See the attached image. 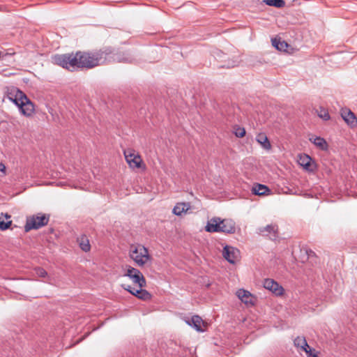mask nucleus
Wrapping results in <instances>:
<instances>
[{"label":"nucleus","instance_id":"nucleus-35","mask_svg":"<svg viewBox=\"0 0 357 357\" xmlns=\"http://www.w3.org/2000/svg\"><path fill=\"white\" fill-rule=\"evenodd\" d=\"M5 218H6V219H8V218H10V215H8V214H6V216H5Z\"/></svg>","mask_w":357,"mask_h":357},{"label":"nucleus","instance_id":"nucleus-13","mask_svg":"<svg viewBox=\"0 0 357 357\" xmlns=\"http://www.w3.org/2000/svg\"><path fill=\"white\" fill-rule=\"evenodd\" d=\"M186 324L193 327L198 332H203L204 329L202 328L203 324L202 319L198 315H194L191 318L185 321Z\"/></svg>","mask_w":357,"mask_h":357},{"label":"nucleus","instance_id":"nucleus-4","mask_svg":"<svg viewBox=\"0 0 357 357\" xmlns=\"http://www.w3.org/2000/svg\"><path fill=\"white\" fill-rule=\"evenodd\" d=\"M50 215L46 214H38L27 218L24 229L29 231L31 229H38L48 224Z\"/></svg>","mask_w":357,"mask_h":357},{"label":"nucleus","instance_id":"nucleus-12","mask_svg":"<svg viewBox=\"0 0 357 357\" xmlns=\"http://www.w3.org/2000/svg\"><path fill=\"white\" fill-rule=\"evenodd\" d=\"M341 116L344 121L349 125L351 127L357 126V119L354 114L348 109H342Z\"/></svg>","mask_w":357,"mask_h":357},{"label":"nucleus","instance_id":"nucleus-29","mask_svg":"<svg viewBox=\"0 0 357 357\" xmlns=\"http://www.w3.org/2000/svg\"><path fill=\"white\" fill-rule=\"evenodd\" d=\"M35 271L36 275L40 278H45L47 275V271L43 268L38 267Z\"/></svg>","mask_w":357,"mask_h":357},{"label":"nucleus","instance_id":"nucleus-30","mask_svg":"<svg viewBox=\"0 0 357 357\" xmlns=\"http://www.w3.org/2000/svg\"><path fill=\"white\" fill-rule=\"evenodd\" d=\"M127 271L126 273L123 275V276L125 277H130V275H133L134 273H137V268H133L130 266H127Z\"/></svg>","mask_w":357,"mask_h":357},{"label":"nucleus","instance_id":"nucleus-20","mask_svg":"<svg viewBox=\"0 0 357 357\" xmlns=\"http://www.w3.org/2000/svg\"><path fill=\"white\" fill-rule=\"evenodd\" d=\"M310 140L320 149L323 151L327 150L328 144L324 138L321 137H316L314 139L310 138Z\"/></svg>","mask_w":357,"mask_h":357},{"label":"nucleus","instance_id":"nucleus-11","mask_svg":"<svg viewBox=\"0 0 357 357\" xmlns=\"http://www.w3.org/2000/svg\"><path fill=\"white\" fill-rule=\"evenodd\" d=\"M222 222V219L220 218L215 217L211 218L207 222V224L205 227V229L208 232L214 233V232H220V225Z\"/></svg>","mask_w":357,"mask_h":357},{"label":"nucleus","instance_id":"nucleus-6","mask_svg":"<svg viewBox=\"0 0 357 357\" xmlns=\"http://www.w3.org/2000/svg\"><path fill=\"white\" fill-rule=\"evenodd\" d=\"M264 287L273 292L276 296H281L284 292L283 287L274 280L270 278L264 280Z\"/></svg>","mask_w":357,"mask_h":357},{"label":"nucleus","instance_id":"nucleus-19","mask_svg":"<svg viewBox=\"0 0 357 357\" xmlns=\"http://www.w3.org/2000/svg\"><path fill=\"white\" fill-rule=\"evenodd\" d=\"M252 192L257 195H265L270 192L269 188L263 184L257 183L252 188Z\"/></svg>","mask_w":357,"mask_h":357},{"label":"nucleus","instance_id":"nucleus-31","mask_svg":"<svg viewBox=\"0 0 357 357\" xmlns=\"http://www.w3.org/2000/svg\"><path fill=\"white\" fill-rule=\"evenodd\" d=\"M15 54L13 49L7 50L5 52L1 53V57L3 59H6L8 56H13Z\"/></svg>","mask_w":357,"mask_h":357},{"label":"nucleus","instance_id":"nucleus-34","mask_svg":"<svg viewBox=\"0 0 357 357\" xmlns=\"http://www.w3.org/2000/svg\"><path fill=\"white\" fill-rule=\"evenodd\" d=\"M0 172L3 174H6V166L3 163H0Z\"/></svg>","mask_w":357,"mask_h":357},{"label":"nucleus","instance_id":"nucleus-26","mask_svg":"<svg viewBox=\"0 0 357 357\" xmlns=\"http://www.w3.org/2000/svg\"><path fill=\"white\" fill-rule=\"evenodd\" d=\"M318 116L324 121L330 119V115L328 112L324 107H320L318 111Z\"/></svg>","mask_w":357,"mask_h":357},{"label":"nucleus","instance_id":"nucleus-15","mask_svg":"<svg viewBox=\"0 0 357 357\" xmlns=\"http://www.w3.org/2000/svg\"><path fill=\"white\" fill-rule=\"evenodd\" d=\"M128 278L132 280L134 283L137 284L139 288H143L146 284V280L139 270H137V273Z\"/></svg>","mask_w":357,"mask_h":357},{"label":"nucleus","instance_id":"nucleus-17","mask_svg":"<svg viewBox=\"0 0 357 357\" xmlns=\"http://www.w3.org/2000/svg\"><path fill=\"white\" fill-rule=\"evenodd\" d=\"M190 208L189 203H177L173 208V213L176 215H181L183 213L187 212Z\"/></svg>","mask_w":357,"mask_h":357},{"label":"nucleus","instance_id":"nucleus-27","mask_svg":"<svg viewBox=\"0 0 357 357\" xmlns=\"http://www.w3.org/2000/svg\"><path fill=\"white\" fill-rule=\"evenodd\" d=\"M11 220L5 221L4 219L0 217V229L3 231L7 229L11 225Z\"/></svg>","mask_w":357,"mask_h":357},{"label":"nucleus","instance_id":"nucleus-21","mask_svg":"<svg viewBox=\"0 0 357 357\" xmlns=\"http://www.w3.org/2000/svg\"><path fill=\"white\" fill-rule=\"evenodd\" d=\"M134 296L143 301H148L151 298V294L147 290L143 289L142 288L135 289Z\"/></svg>","mask_w":357,"mask_h":357},{"label":"nucleus","instance_id":"nucleus-18","mask_svg":"<svg viewBox=\"0 0 357 357\" xmlns=\"http://www.w3.org/2000/svg\"><path fill=\"white\" fill-rule=\"evenodd\" d=\"M77 242L79 243V248L84 252H88L91 249V245L89 243V240L85 235H82L77 238Z\"/></svg>","mask_w":357,"mask_h":357},{"label":"nucleus","instance_id":"nucleus-5","mask_svg":"<svg viewBox=\"0 0 357 357\" xmlns=\"http://www.w3.org/2000/svg\"><path fill=\"white\" fill-rule=\"evenodd\" d=\"M257 232L262 236H269L271 240L278 238V227L276 224L268 225L266 227H259Z\"/></svg>","mask_w":357,"mask_h":357},{"label":"nucleus","instance_id":"nucleus-28","mask_svg":"<svg viewBox=\"0 0 357 357\" xmlns=\"http://www.w3.org/2000/svg\"><path fill=\"white\" fill-rule=\"evenodd\" d=\"M245 130L244 128H241V127H237L235 128V130H234V135L237 137H243L245 135Z\"/></svg>","mask_w":357,"mask_h":357},{"label":"nucleus","instance_id":"nucleus-2","mask_svg":"<svg viewBox=\"0 0 357 357\" xmlns=\"http://www.w3.org/2000/svg\"><path fill=\"white\" fill-rule=\"evenodd\" d=\"M8 98L19 108L20 113L24 116H31L33 114L34 105L22 91L14 89L9 93Z\"/></svg>","mask_w":357,"mask_h":357},{"label":"nucleus","instance_id":"nucleus-23","mask_svg":"<svg viewBox=\"0 0 357 357\" xmlns=\"http://www.w3.org/2000/svg\"><path fill=\"white\" fill-rule=\"evenodd\" d=\"M294 346L299 350L301 347H307V342L305 337L298 336L294 340Z\"/></svg>","mask_w":357,"mask_h":357},{"label":"nucleus","instance_id":"nucleus-7","mask_svg":"<svg viewBox=\"0 0 357 357\" xmlns=\"http://www.w3.org/2000/svg\"><path fill=\"white\" fill-rule=\"evenodd\" d=\"M125 158L127 162L131 167H140L142 162L141 157L139 155H135L131 151L128 150L124 151Z\"/></svg>","mask_w":357,"mask_h":357},{"label":"nucleus","instance_id":"nucleus-8","mask_svg":"<svg viewBox=\"0 0 357 357\" xmlns=\"http://www.w3.org/2000/svg\"><path fill=\"white\" fill-rule=\"evenodd\" d=\"M236 295L241 301V302L245 305H253L255 304V298L248 290L240 289L237 290Z\"/></svg>","mask_w":357,"mask_h":357},{"label":"nucleus","instance_id":"nucleus-24","mask_svg":"<svg viewBox=\"0 0 357 357\" xmlns=\"http://www.w3.org/2000/svg\"><path fill=\"white\" fill-rule=\"evenodd\" d=\"M299 352L303 351L306 353L307 355V357H318V355L317 353H315V350L312 349L308 344L307 347L303 346L300 348L298 350Z\"/></svg>","mask_w":357,"mask_h":357},{"label":"nucleus","instance_id":"nucleus-1","mask_svg":"<svg viewBox=\"0 0 357 357\" xmlns=\"http://www.w3.org/2000/svg\"><path fill=\"white\" fill-rule=\"evenodd\" d=\"M133 60L130 52L113 53L110 48L94 52H77L75 54H56L52 56L54 63L70 71L79 68H92L107 62L132 63Z\"/></svg>","mask_w":357,"mask_h":357},{"label":"nucleus","instance_id":"nucleus-16","mask_svg":"<svg viewBox=\"0 0 357 357\" xmlns=\"http://www.w3.org/2000/svg\"><path fill=\"white\" fill-rule=\"evenodd\" d=\"M312 158L307 154L300 155L298 162L305 169L308 171H312Z\"/></svg>","mask_w":357,"mask_h":357},{"label":"nucleus","instance_id":"nucleus-22","mask_svg":"<svg viewBox=\"0 0 357 357\" xmlns=\"http://www.w3.org/2000/svg\"><path fill=\"white\" fill-rule=\"evenodd\" d=\"M266 5L274 6L278 8H283L285 6L284 0H263Z\"/></svg>","mask_w":357,"mask_h":357},{"label":"nucleus","instance_id":"nucleus-10","mask_svg":"<svg viewBox=\"0 0 357 357\" xmlns=\"http://www.w3.org/2000/svg\"><path fill=\"white\" fill-rule=\"evenodd\" d=\"M220 232L233 234L236 232V223L231 219H222Z\"/></svg>","mask_w":357,"mask_h":357},{"label":"nucleus","instance_id":"nucleus-25","mask_svg":"<svg viewBox=\"0 0 357 357\" xmlns=\"http://www.w3.org/2000/svg\"><path fill=\"white\" fill-rule=\"evenodd\" d=\"M273 45L278 50H284L287 47V43L284 41H281L280 39H272Z\"/></svg>","mask_w":357,"mask_h":357},{"label":"nucleus","instance_id":"nucleus-32","mask_svg":"<svg viewBox=\"0 0 357 357\" xmlns=\"http://www.w3.org/2000/svg\"><path fill=\"white\" fill-rule=\"evenodd\" d=\"M121 287L134 296L135 291L136 289H135V288L132 287L130 285L126 284H122Z\"/></svg>","mask_w":357,"mask_h":357},{"label":"nucleus","instance_id":"nucleus-9","mask_svg":"<svg viewBox=\"0 0 357 357\" xmlns=\"http://www.w3.org/2000/svg\"><path fill=\"white\" fill-rule=\"evenodd\" d=\"M238 250L234 247L225 245L223 248L222 255L230 264H235Z\"/></svg>","mask_w":357,"mask_h":357},{"label":"nucleus","instance_id":"nucleus-14","mask_svg":"<svg viewBox=\"0 0 357 357\" xmlns=\"http://www.w3.org/2000/svg\"><path fill=\"white\" fill-rule=\"evenodd\" d=\"M256 141L261 145L262 149L266 151H270L271 149V142L266 136V135L264 132H260L257 134L256 136Z\"/></svg>","mask_w":357,"mask_h":357},{"label":"nucleus","instance_id":"nucleus-33","mask_svg":"<svg viewBox=\"0 0 357 357\" xmlns=\"http://www.w3.org/2000/svg\"><path fill=\"white\" fill-rule=\"evenodd\" d=\"M238 63H239V61L238 59H236V60L232 59L231 61H229L227 64L225 65L224 66H226L227 68H233V67L238 66Z\"/></svg>","mask_w":357,"mask_h":357},{"label":"nucleus","instance_id":"nucleus-3","mask_svg":"<svg viewBox=\"0 0 357 357\" xmlns=\"http://www.w3.org/2000/svg\"><path fill=\"white\" fill-rule=\"evenodd\" d=\"M130 256L132 259L138 265L143 266L149 259V252L146 248L142 245L131 246Z\"/></svg>","mask_w":357,"mask_h":357}]
</instances>
